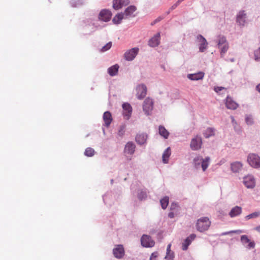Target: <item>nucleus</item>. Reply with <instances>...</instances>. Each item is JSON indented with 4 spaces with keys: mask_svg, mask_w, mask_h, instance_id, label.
<instances>
[{
    "mask_svg": "<svg viewBox=\"0 0 260 260\" xmlns=\"http://www.w3.org/2000/svg\"><path fill=\"white\" fill-rule=\"evenodd\" d=\"M103 120L104 121L105 126L108 127L112 120V115L110 112L106 111L104 113Z\"/></svg>",
    "mask_w": 260,
    "mask_h": 260,
    "instance_id": "21",
    "label": "nucleus"
},
{
    "mask_svg": "<svg viewBox=\"0 0 260 260\" xmlns=\"http://www.w3.org/2000/svg\"><path fill=\"white\" fill-rule=\"evenodd\" d=\"M129 3V0H113V7L115 10H119L123 6L127 5Z\"/></svg>",
    "mask_w": 260,
    "mask_h": 260,
    "instance_id": "14",
    "label": "nucleus"
},
{
    "mask_svg": "<svg viewBox=\"0 0 260 260\" xmlns=\"http://www.w3.org/2000/svg\"><path fill=\"white\" fill-rule=\"evenodd\" d=\"M244 184L247 188H253L255 185V181L251 176H247L244 178Z\"/></svg>",
    "mask_w": 260,
    "mask_h": 260,
    "instance_id": "18",
    "label": "nucleus"
},
{
    "mask_svg": "<svg viewBox=\"0 0 260 260\" xmlns=\"http://www.w3.org/2000/svg\"><path fill=\"white\" fill-rule=\"evenodd\" d=\"M254 59L256 61H260V47L254 52Z\"/></svg>",
    "mask_w": 260,
    "mask_h": 260,
    "instance_id": "36",
    "label": "nucleus"
},
{
    "mask_svg": "<svg viewBox=\"0 0 260 260\" xmlns=\"http://www.w3.org/2000/svg\"><path fill=\"white\" fill-rule=\"evenodd\" d=\"M218 48L220 49V54L221 56H223L225 52L228 51L229 46L226 38L224 36H219L218 40Z\"/></svg>",
    "mask_w": 260,
    "mask_h": 260,
    "instance_id": "2",
    "label": "nucleus"
},
{
    "mask_svg": "<svg viewBox=\"0 0 260 260\" xmlns=\"http://www.w3.org/2000/svg\"><path fill=\"white\" fill-rule=\"evenodd\" d=\"M225 88L223 87H221V86H216V87H214V91L217 92V93H218L220 91H221L223 89H225Z\"/></svg>",
    "mask_w": 260,
    "mask_h": 260,
    "instance_id": "41",
    "label": "nucleus"
},
{
    "mask_svg": "<svg viewBox=\"0 0 260 260\" xmlns=\"http://www.w3.org/2000/svg\"><path fill=\"white\" fill-rule=\"evenodd\" d=\"M248 164L252 167L258 168L260 167V157L256 154L251 153L247 157Z\"/></svg>",
    "mask_w": 260,
    "mask_h": 260,
    "instance_id": "3",
    "label": "nucleus"
},
{
    "mask_svg": "<svg viewBox=\"0 0 260 260\" xmlns=\"http://www.w3.org/2000/svg\"><path fill=\"white\" fill-rule=\"evenodd\" d=\"M112 46V43L111 42L108 43L107 44H106L104 46H103L101 50V52H105L107 50H108L109 49H110L111 48Z\"/></svg>",
    "mask_w": 260,
    "mask_h": 260,
    "instance_id": "38",
    "label": "nucleus"
},
{
    "mask_svg": "<svg viewBox=\"0 0 260 260\" xmlns=\"http://www.w3.org/2000/svg\"><path fill=\"white\" fill-rule=\"evenodd\" d=\"M136 9V7L135 6H130L126 9L124 13L123 14H124V16H125V18L128 16H132L133 13L135 12Z\"/></svg>",
    "mask_w": 260,
    "mask_h": 260,
    "instance_id": "26",
    "label": "nucleus"
},
{
    "mask_svg": "<svg viewBox=\"0 0 260 260\" xmlns=\"http://www.w3.org/2000/svg\"><path fill=\"white\" fill-rule=\"evenodd\" d=\"M138 197L140 200L145 199L147 197L146 192L145 191L141 190L139 192Z\"/></svg>",
    "mask_w": 260,
    "mask_h": 260,
    "instance_id": "39",
    "label": "nucleus"
},
{
    "mask_svg": "<svg viewBox=\"0 0 260 260\" xmlns=\"http://www.w3.org/2000/svg\"><path fill=\"white\" fill-rule=\"evenodd\" d=\"M161 207L163 209L167 208L169 204V197H165L160 201Z\"/></svg>",
    "mask_w": 260,
    "mask_h": 260,
    "instance_id": "32",
    "label": "nucleus"
},
{
    "mask_svg": "<svg viewBox=\"0 0 260 260\" xmlns=\"http://www.w3.org/2000/svg\"><path fill=\"white\" fill-rule=\"evenodd\" d=\"M159 134L165 139H167L169 136V132L163 126H159Z\"/></svg>",
    "mask_w": 260,
    "mask_h": 260,
    "instance_id": "29",
    "label": "nucleus"
},
{
    "mask_svg": "<svg viewBox=\"0 0 260 260\" xmlns=\"http://www.w3.org/2000/svg\"><path fill=\"white\" fill-rule=\"evenodd\" d=\"M211 225V221L207 217H203L199 219L196 223V228L198 231L203 232L208 230Z\"/></svg>",
    "mask_w": 260,
    "mask_h": 260,
    "instance_id": "1",
    "label": "nucleus"
},
{
    "mask_svg": "<svg viewBox=\"0 0 260 260\" xmlns=\"http://www.w3.org/2000/svg\"><path fill=\"white\" fill-rule=\"evenodd\" d=\"M153 102L152 100L149 98L145 99L144 102L143 108L145 113L147 115H150L153 109Z\"/></svg>",
    "mask_w": 260,
    "mask_h": 260,
    "instance_id": "4",
    "label": "nucleus"
},
{
    "mask_svg": "<svg viewBox=\"0 0 260 260\" xmlns=\"http://www.w3.org/2000/svg\"><path fill=\"white\" fill-rule=\"evenodd\" d=\"M136 91L137 98L142 100L147 94V87L144 84H140L137 86Z\"/></svg>",
    "mask_w": 260,
    "mask_h": 260,
    "instance_id": "7",
    "label": "nucleus"
},
{
    "mask_svg": "<svg viewBox=\"0 0 260 260\" xmlns=\"http://www.w3.org/2000/svg\"><path fill=\"white\" fill-rule=\"evenodd\" d=\"M177 208H178V205L177 204L173 203L171 204V210H175Z\"/></svg>",
    "mask_w": 260,
    "mask_h": 260,
    "instance_id": "44",
    "label": "nucleus"
},
{
    "mask_svg": "<svg viewBox=\"0 0 260 260\" xmlns=\"http://www.w3.org/2000/svg\"><path fill=\"white\" fill-rule=\"evenodd\" d=\"M231 118H232V122H234L235 121V119H234V117H232Z\"/></svg>",
    "mask_w": 260,
    "mask_h": 260,
    "instance_id": "52",
    "label": "nucleus"
},
{
    "mask_svg": "<svg viewBox=\"0 0 260 260\" xmlns=\"http://www.w3.org/2000/svg\"><path fill=\"white\" fill-rule=\"evenodd\" d=\"M113 254L114 257L118 259L122 258L125 254L123 245L121 244L116 245L113 249Z\"/></svg>",
    "mask_w": 260,
    "mask_h": 260,
    "instance_id": "5",
    "label": "nucleus"
},
{
    "mask_svg": "<svg viewBox=\"0 0 260 260\" xmlns=\"http://www.w3.org/2000/svg\"><path fill=\"white\" fill-rule=\"evenodd\" d=\"M171 244H169L168 245L167 248V252H171Z\"/></svg>",
    "mask_w": 260,
    "mask_h": 260,
    "instance_id": "49",
    "label": "nucleus"
},
{
    "mask_svg": "<svg viewBox=\"0 0 260 260\" xmlns=\"http://www.w3.org/2000/svg\"><path fill=\"white\" fill-rule=\"evenodd\" d=\"M147 136L145 134H140L136 136V141L139 144H143L147 140Z\"/></svg>",
    "mask_w": 260,
    "mask_h": 260,
    "instance_id": "24",
    "label": "nucleus"
},
{
    "mask_svg": "<svg viewBox=\"0 0 260 260\" xmlns=\"http://www.w3.org/2000/svg\"><path fill=\"white\" fill-rule=\"evenodd\" d=\"M168 216L171 218H173L174 217V213L173 212H170L169 214H168Z\"/></svg>",
    "mask_w": 260,
    "mask_h": 260,
    "instance_id": "48",
    "label": "nucleus"
},
{
    "mask_svg": "<svg viewBox=\"0 0 260 260\" xmlns=\"http://www.w3.org/2000/svg\"><path fill=\"white\" fill-rule=\"evenodd\" d=\"M159 39L160 34L158 33L149 40L148 42L149 45L152 47L157 46L159 44Z\"/></svg>",
    "mask_w": 260,
    "mask_h": 260,
    "instance_id": "19",
    "label": "nucleus"
},
{
    "mask_svg": "<svg viewBox=\"0 0 260 260\" xmlns=\"http://www.w3.org/2000/svg\"><path fill=\"white\" fill-rule=\"evenodd\" d=\"M196 236L195 234H191L189 237H188L187 238H189V239L191 240V241L193 240L195 238H196Z\"/></svg>",
    "mask_w": 260,
    "mask_h": 260,
    "instance_id": "47",
    "label": "nucleus"
},
{
    "mask_svg": "<svg viewBox=\"0 0 260 260\" xmlns=\"http://www.w3.org/2000/svg\"><path fill=\"white\" fill-rule=\"evenodd\" d=\"M84 154L87 156H92L94 154V150L93 149L88 147L86 149Z\"/></svg>",
    "mask_w": 260,
    "mask_h": 260,
    "instance_id": "35",
    "label": "nucleus"
},
{
    "mask_svg": "<svg viewBox=\"0 0 260 260\" xmlns=\"http://www.w3.org/2000/svg\"><path fill=\"white\" fill-rule=\"evenodd\" d=\"M256 89L260 92V83L256 86Z\"/></svg>",
    "mask_w": 260,
    "mask_h": 260,
    "instance_id": "51",
    "label": "nucleus"
},
{
    "mask_svg": "<svg viewBox=\"0 0 260 260\" xmlns=\"http://www.w3.org/2000/svg\"><path fill=\"white\" fill-rule=\"evenodd\" d=\"M158 256V253L157 252H153L152 253L150 257V260H156V258Z\"/></svg>",
    "mask_w": 260,
    "mask_h": 260,
    "instance_id": "42",
    "label": "nucleus"
},
{
    "mask_svg": "<svg viewBox=\"0 0 260 260\" xmlns=\"http://www.w3.org/2000/svg\"><path fill=\"white\" fill-rule=\"evenodd\" d=\"M141 241L142 245L146 247H152L155 244L154 241L151 239V237L147 235H143Z\"/></svg>",
    "mask_w": 260,
    "mask_h": 260,
    "instance_id": "8",
    "label": "nucleus"
},
{
    "mask_svg": "<svg viewBox=\"0 0 260 260\" xmlns=\"http://www.w3.org/2000/svg\"><path fill=\"white\" fill-rule=\"evenodd\" d=\"M202 145V138L197 136L193 138L190 142V148L193 150H197L201 148Z\"/></svg>",
    "mask_w": 260,
    "mask_h": 260,
    "instance_id": "6",
    "label": "nucleus"
},
{
    "mask_svg": "<svg viewBox=\"0 0 260 260\" xmlns=\"http://www.w3.org/2000/svg\"><path fill=\"white\" fill-rule=\"evenodd\" d=\"M214 133H215V129L213 128L209 127L205 131L203 134L205 138H208L210 137L214 136Z\"/></svg>",
    "mask_w": 260,
    "mask_h": 260,
    "instance_id": "31",
    "label": "nucleus"
},
{
    "mask_svg": "<svg viewBox=\"0 0 260 260\" xmlns=\"http://www.w3.org/2000/svg\"><path fill=\"white\" fill-rule=\"evenodd\" d=\"M111 16L112 13L110 11L104 9L100 12L99 18L102 21L108 22L111 19Z\"/></svg>",
    "mask_w": 260,
    "mask_h": 260,
    "instance_id": "11",
    "label": "nucleus"
},
{
    "mask_svg": "<svg viewBox=\"0 0 260 260\" xmlns=\"http://www.w3.org/2000/svg\"><path fill=\"white\" fill-rule=\"evenodd\" d=\"M242 213V208L236 206L233 208L229 213V215L231 217H234L239 215Z\"/></svg>",
    "mask_w": 260,
    "mask_h": 260,
    "instance_id": "22",
    "label": "nucleus"
},
{
    "mask_svg": "<svg viewBox=\"0 0 260 260\" xmlns=\"http://www.w3.org/2000/svg\"><path fill=\"white\" fill-rule=\"evenodd\" d=\"M225 104L226 107L231 110H236L239 107V105L229 96L225 99Z\"/></svg>",
    "mask_w": 260,
    "mask_h": 260,
    "instance_id": "13",
    "label": "nucleus"
},
{
    "mask_svg": "<svg viewBox=\"0 0 260 260\" xmlns=\"http://www.w3.org/2000/svg\"><path fill=\"white\" fill-rule=\"evenodd\" d=\"M136 146L132 142H128L125 146L124 153L127 154L132 155L135 151Z\"/></svg>",
    "mask_w": 260,
    "mask_h": 260,
    "instance_id": "16",
    "label": "nucleus"
},
{
    "mask_svg": "<svg viewBox=\"0 0 260 260\" xmlns=\"http://www.w3.org/2000/svg\"><path fill=\"white\" fill-rule=\"evenodd\" d=\"M171 154V151L170 147H168L164 152L162 154V161L165 164L168 162L169 158Z\"/></svg>",
    "mask_w": 260,
    "mask_h": 260,
    "instance_id": "27",
    "label": "nucleus"
},
{
    "mask_svg": "<svg viewBox=\"0 0 260 260\" xmlns=\"http://www.w3.org/2000/svg\"><path fill=\"white\" fill-rule=\"evenodd\" d=\"M173 252H167V255L165 257V258L167 260H173Z\"/></svg>",
    "mask_w": 260,
    "mask_h": 260,
    "instance_id": "40",
    "label": "nucleus"
},
{
    "mask_svg": "<svg viewBox=\"0 0 260 260\" xmlns=\"http://www.w3.org/2000/svg\"><path fill=\"white\" fill-rule=\"evenodd\" d=\"M119 68V66L117 64L110 67L108 69V74L111 76H115L118 73Z\"/></svg>",
    "mask_w": 260,
    "mask_h": 260,
    "instance_id": "25",
    "label": "nucleus"
},
{
    "mask_svg": "<svg viewBox=\"0 0 260 260\" xmlns=\"http://www.w3.org/2000/svg\"><path fill=\"white\" fill-rule=\"evenodd\" d=\"M241 241L248 249L254 248L255 247L254 242L249 239L245 235L241 236Z\"/></svg>",
    "mask_w": 260,
    "mask_h": 260,
    "instance_id": "9",
    "label": "nucleus"
},
{
    "mask_svg": "<svg viewBox=\"0 0 260 260\" xmlns=\"http://www.w3.org/2000/svg\"><path fill=\"white\" fill-rule=\"evenodd\" d=\"M197 40L200 43L199 49L201 52H204L207 48L208 43L202 35H198L197 36Z\"/></svg>",
    "mask_w": 260,
    "mask_h": 260,
    "instance_id": "17",
    "label": "nucleus"
},
{
    "mask_svg": "<svg viewBox=\"0 0 260 260\" xmlns=\"http://www.w3.org/2000/svg\"><path fill=\"white\" fill-rule=\"evenodd\" d=\"M255 230L260 233V225L255 228Z\"/></svg>",
    "mask_w": 260,
    "mask_h": 260,
    "instance_id": "50",
    "label": "nucleus"
},
{
    "mask_svg": "<svg viewBox=\"0 0 260 260\" xmlns=\"http://www.w3.org/2000/svg\"><path fill=\"white\" fill-rule=\"evenodd\" d=\"M204 77V73L200 72L197 73L190 74L187 75V78L191 80H199L202 79Z\"/></svg>",
    "mask_w": 260,
    "mask_h": 260,
    "instance_id": "20",
    "label": "nucleus"
},
{
    "mask_svg": "<svg viewBox=\"0 0 260 260\" xmlns=\"http://www.w3.org/2000/svg\"><path fill=\"white\" fill-rule=\"evenodd\" d=\"M138 48H134L128 50L124 54L125 59L128 61L133 60L138 54Z\"/></svg>",
    "mask_w": 260,
    "mask_h": 260,
    "instance_id": "12",
    "label": "nucleus"
},
{
    "mask_svg": "<svg viewBox=\"0 0 260 260\" xmlns=\"http://www.w3.org/2000/svg\"><path fill=\"white\" fill-rule=\"evenodd\" d=\"M199 160H202V168L203 170L204 171H205L208 167L209 162V160H210V157H207L205 159H202V158L200 159V158L199 157H198L197 158H196L194 159V161H196Z\"/></svg>",
    "mask_w": 260,
    "mask_h": 260,
    "instance_id": "23",
    "label": "nucleus"
},
{
    "mask_svg": "<svg viewBox=\"0 0 260 260\" xmlns=\"http://www.w3.org/2000/svg\"><path fill=\"white\" fill-rule=\"evenodd\" d=\"M161 20H162V18L161 17H158L157 18H156L155 20H154L152 23H151V25H154L156 23H157V22H159Z\"/></svg>",
    "mask_w": 260,
    "mask_h": 260,
    "instance_id": "46",
    "label": "nucleus"
},
{
    "mask_svg": "<svg viewBox=\"0 0 260 260\" xmlns=\"http://www.w3.org/2000/svg\"><path fill=\"white\" fill-rule=\"evenodd\" d=\"M246 14L244 11H240L237 16L236 21L240 25L244 26L246 22Z\"/></svg>",
    "mask_w": 260,
    "mask_h": 260,
    "instance_id": "15",
    "label": "nucleus"
},
{
    "mask_svg": "<svg viewBox=\"0 0 260 260\" xmlns=\"http://www.w3.org/2000/svg\"><path fill=\"white\" fill-rule=\"evenodd\" d=\"M245 121L247 124L251 125L253 123V118L251 115H246L245 117Z\"/></svg>",
    "mask_w": 260,
    "mask_h": 260,
    "instance_id": "37",
    "label": "nucleus"
},
{
    "mask_svg": "<svg viewBox=\"0 0 260 260\" xmlns=\"http://www.w3.org/2000/svg\"><path fill=\"white\" fill-rule=\"evenodd\" d=\"M191 243V240L189 238H186L184 242L182 243V249L183 250L187 249L188 246Z\"/></svg>",
    "mask_w": 260,
    "mask_h": 260,
    "instance_id": "33",
    "label": "nucleus"
},
{
    "mask_svg": "<svg viewBox=\"0 0 260 260\" xmlns=\"http://www.w3.org/2000/svg\"><path fill=\"white\" fill-rule=\"evenodd\" d=\"M259 215H260V212H259V211L255 212H253L251 214H250L247 215L245 217V219L246 220H249L251 218H256V217H258Z\"/></svg>",
    "mask_w": 260,
    "mask_h": 260,
    "instance_id": "34",
    "label": "nucleus"
},
{
    "mask_svg": "<svg viewBox=\"0 0 260 260\" xmlns=\"http://www.w3.org/2000/svg\"><path fill=\"white\" fill-rule=\"evenodd\" d=\"M180 4L178 3V2L177 1L175 4H174L170 8V10L172 11L175 9H176L177 6L179 5Z\"/></svg>",
    "mask_w": 260,
    "mask_h": 260,
    "instance_id": "45",
    "label": "nucleus"
},
{
    "mask_svg": "<svg viewBox=\"0 0 260 260\" xmlns=\"http://www.w3.org/2000/svg\"><path fill=\"white\" fill-rule=\"evenodd\" d=\"M124 18L125 17L123 13H118L114 17L112 21L114 24H119L121 20Z\"/></svg>",
    "mask_w": 260,
    "mask_h": 260,
    "instance_id": "28",
    "label": "nucleus"
},
{
    "mask_svg": "<svg viewBox=\"0 0 260 260\" xmlns=\"http://www.w3.org/2000/svg\"><path fill=\"white\" fill-rule=\"evenodd\" d=\"M122 114L126 119H128L132 113V107L131 105L127 103L122 104Z\"/></svg>",
    "mask_w": 260,
    "mask_h": 260,
    "instance_id": "10",
    "label": "nucleus"
},
{
    "mask_svg": "<svg viewBox=\"0 0 260 260\" xmlns=\"http://www.w3.org/2000/svg\"><path fill=\"white\" fill-rule=\"evenodd\" d=\"M242 233H243V231L242 230H235V231H231L229 232L228 233H235V234H239Z\"/></svg>",
    "mask_w": 260,
    "mask_h": 260,
    "instance_id": "43",
    "label": "nucleus"
},
{
    "mask_svg": "<svg viewBox=\"0 0 260 260\" xmlns=\"http://www.w3.org/2000/svg\"><path fill=\"white\" fill-rule=\"evenodd\" d=\"M242 164L237 161L231 164V169L234 172H238L242 168Z\"/></svg>",
    "mask_w": 260,
    "mask_h": 260,
    "instance_id": "30",
    "label": "nucleus"
}]
</instances>
